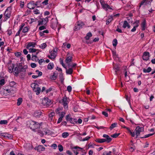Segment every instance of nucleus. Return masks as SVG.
I'll list each match as a JSON object with an SVG mask.
<instances>
[{
  "label": "nucleus",
  "instance_id": "f257e3e1",
  "mask_svg": "<svg viewBox=\"0 0 155 155\" xmlns=\"http://www.w3.org/2000/svg\"><path fill=\"white\" fill-rule=\"evenodd\" d=\"M26 125L28 127H30V129H32L33 130L39 128L40 126V124L32 120L27 121Z\"/></svg>",
  "mask_w": 155,
  "mask_h": 155
},
{
  "label": "nucleus",
  "instance_id": "f03ea898",
  "mask_svg": "<svg viewBox=\"0 0 155 155\" xmlns=\"http://www.w3.org/2000/svg\"><path fill=\"white\" fill-rule=\"evenodd\" d=\"M18 65H15L12 64L9 67L8 69L9 72H12L13 71L15 73V75L18 76L19 73V69L18 68Z\"/></svg>",
  "mask_w": 155,
  "mask_h": 155
},
{
  "label": "nucleus",
  "instance_id": "7ed1b4c3",
  "mask_svg": "<svg viewBox=\"0 0 155 155\" xmlns=\"http://www.w3.org/2000/svg\"><path fill=\"white\" fill-rule=\"evenodd\" d=\"M84 25V23L81 21H78L77 22V25L75 26L74 29V31H77L82 28L83 26Z\"/></svg>",
  "mask_w": 155,
  "mask_h": 155
},
{
  "label": "nucleus",
  "instance_id": "20e7f679",
  "mask_svg": "<svg viewBox=\"0 0 155 155\" xmlns=\"http://www.w3.org/2000/svg\"><path fill=\"white\" fill-rule=\"evenodd\" d=\"M68 98L66 96L64 97L62 99V103L64 106V108L67 110L68 108V104L69 101L68 100Z\"/></svg>",
  "mask_w": 155,
  "mask_h": 155
},
{
  "label": "nucleus",
  "instance_id": "39448f33",
  "mask_svg": "<svg viewBox=\"0 0 155 155\" xmlns=\"http://www.w3.org/2000/svg\"><path fill=\"white\" fill-rule=\"evenodd\" d=\"M143 131L144 129L143 127H140L139 126H137L135 129L136 135V138H137L139 136L140 132H143Z\"/></svg>",
  "mask_w": 155,
  "mask_h": 155
},
{
  "label": "nucleus",
  "instance_id": "423d86ee",
  "mask_svg": "<svg viewBox=\"0 0 155 155\" xmlns=\"http://www.w3.org/2000/svg\"><path fill=\"white\" fill-rule=\"evenodd\" d=\"M11 7L9 6L7 8L5 13V15L7 18H10L11 16Z\"/></svg>",
  "mask_w": 155,
  "mask_h": 155
},
{
  "label": "nucleus",
  "instance_id": "0eeeda50",
  "mask_svg": "<svg viewBox=\"0 0 155 155\" xmlns=\"http://www.w3.org/2000/svg\"><path fill=\"white\" fill-rule=\"evenodd\" d=\"M27 7L30 9H34L35 8L34 1H31L29 3L27 4Z\"/></svg>",
  "mask_w": 155,
  "mask_h": 155
},
{
  "label": "nucleus",
  "instance_id": "6e6552de",
  "mask_svg": "<svg viewBox=\"0 0 155 155\" xmlns=\"http://www.w3.org/2000/svg\"><path fill=\"white\" fill-rule=\"evenodd\" d=\"M103 137L106 138L104 139L105 142H106L107 143H110L112 140V138L107 134H104L103 135Z\"/></svg>",
  "mask_w": 155,
  "mask_h": 155
},
{
  "label": "nucleus",
  "instance_id": "1a4fd4ad",
  "mask_svg": "<svg viewBox=\"0 0 155 155\" xmlns=\"http://www.w3.org/2000/svg\"><path fill=\"white\" fill-rule=\"evenodd\" d=\"M51 103V100L48 98H45L43 100L42 103L44 105L47 106L49 105Z\"/></svg>",
  "mask_w": 155,
  "mask_h": 155
},
{
  "label": "nucleus",
  "instance_id": "9d476101",
  "mask_svg": "<svg viewBox=\"0 0 155 155\" xmlns=\"http://www.w3.org/2000/svg\"><path fill=\"white\" fill-rule=\"evenodd\" d=\"M149 53L147 51L144 52L143 55L142 56L143 59L145 61H147L149 59Z\"/></svg>",
  "mask_w": 155,
  "mask_h": 155
},
{
  "label": "nucleus",
  "instance_id": "9b49d317",
  "mask_svg": "<svg viewBox=\"0 0 155 155\" xmlns=\"http://www.w3.org/2000/svg\"><path fill=\"white\" fill-rule=\"evenodd\" d=\"M57 49H54L53 51H52L53 55H51V57L50 56H48V57L50 59H54L56 57V53L57 52Z\"/></svg>",
  "mask_w": 155,
  "mask_h": 155
},
{
  "label": "nucleus",
  "instance_id": "f8f14e48",
  "mask_svg": "<svg viewBox=\"0 0 155 155\" xmlns=\"http://www.w3.org/2000/svg\"><path fill=\"white\" fill-rule=\"evenodd\" d=\"M35 45L36 43H35L32 42H30L28 44L26 48L27 49H28L30 48H29L31 47L33 48L35 47Z\"/></svg>",
  "mask_w": 155,
  "mask_h": 155
},
{
  "label": "nucleus",
  "instance_id": "ddd939ff",
  "mask_svg": "<svg viewBox=\"0 0 155 155\" xmlns=\"http://www.w3.org/2000/svg\"><path fill=\"white\" fill-rule=\"evenodd\" d=\"M35 150H37L38 152H40L44 150L45 148L43 146L40 145L38 146V147H35Z\"/></svg>",
  "mask_w": 155,
  "mask_h": 155
},
{
  "label": "nucleus",
  "instance_id": "4468645a",
  "mask_svg": "<svg viewBox=\"0 0 155 155\" xmlns=\"http://www.w3.org/2000/svg\"><path fill=\"white\" fill-rule=\"evenodd\" d=\"M2 134L3 133H1L0 135L4 137H6L9 139H11L12 138V136L10 134L7 133H4L3 134Z\"/></svg>",
  "mask_w": 155,
  "mask_h": 155
},
{
  "label": "nucleus",
  "instance_id": "2eb2a0df",
  "mask_svg": "<svg viewBox=\"0 0 155 155\" xmlns=\"http://www.w3.org/2000/svg\"><path fill=\"white\" fill-rule=\"evenodd\" d=\"M67 56V57L65 60V61L68 64H69V62L72 61V57L69 56H68V55Z\"/></svg>",
  "mask_w": 155,
  "mask_h": 155
},
{
  "label": "nucleus",
  "instance_id": "dca6fc26",
  "mask_svg": "<svg viewBox=\"0 0 155 155\" xmlns=\"http://www.w3.org/2000/svg\"><path fill=\"white\" fill-rule=\"evenodd\" d=\"M146 22L145 20H144L142 22L141 24V26L142 27V30L144 31L146 28Z\"/></svg>",
  "mask_w": 155,
  "mask_h": 155
},
{
  "label": "nucleus",
  "instance_id": "f3484780",
  "mask_svg": "<svg viewBox=\"0 0 155 155\" xmlns=\"http://www.w3.org/2000/svg\"><path fill=\"white\" fill-rule=\"evenodd\" d=\"M34 91L36 93L37 95L39 94L41 91V88L40 87H38V86L36 87L34 89Z\"/></svg>",
  "mask_w": 155,
  "mask_h": 155
},
{
  "label": "nucleus",
  "instance_id": "a211bd4d",
  "mask_svg": "<svg viewBox=\"0 0 155 155\" xmlns=\"http://www.w3.org/2000/svg\"><path fill=\"white\" fill-rule=\"evenodd\" d=\"M58 76V72L57 71H55L53 75H52L51 78V79L54 80H55Z\"/></svg>",
  "mask_w": 155,
  "mask_h": 155
},
{
  "label": "nucleus",
  "instance_id": "6ab92c4d",
  "mask_svg": "<svg viewBox=\"0 0 155 155\" xmlns=\"http://www.w3.org/2000/svg\"><path fill=\"white\" fill-rule=\"evenodd\" d=\"M100 3L103 8L106 9L107 6H108V5L105 3L104 2L102 1H101Z\"/></svg>",
  "mask_w": 155,
  "mask_h": 155
},
{
  "label": "nucleus",
  "instance_id": "aec40b11",
  "mask_svg": "<svg viewBox=\"0 0 155 155\" xmlns=\"http://www.w3.org/2000/svg\"><path fill=\"white\" fill-rule=\"evenodd\" d=\"M151 68L150 67H149L147 69L144 68L143 69V72L145 73H149L151 71Z\"/></svg>",
  "mask_w": 155,
  "mask_h": 155
},
{
  "label": "nucleus",
  "instance_id": "412c9836",
  "mask_svg": "<svg viewBox=\"0 0 155 155\" xmlns=\"http://www.w3.org/2000/svg\"><path fill=\"white\" fill-rule=\"evenodd\" d=\"M95 141L98 143H103L105 142V139H96Z\"/></svg>",
  "mask_w": 155,
  "mask_h": 155
},
{
  "label": "nucleus",
  "instance_id": "4be33fe9",
  "mask_svg": "<svg viewBox=\"0 0 155 155\" xmlns=\"http://www.w3.org/2000/svg\"><path fill=\"white\" fill-rule=\"evenodd\" d=\"M54 65L52 63H50L48 65V69L51 70L54 67Z\"/></svg>",
  "mask_w": 155,
  "mask_h": 155
},
{
  "label": "nucleus",
  "instance_id": "5701e85b",
  "mask_svg": "<svg viewBox=\"0 0 155 155\" xmlns=\"http://www.w3.org/2000/svg\"><path fill=\"white\" fill-rule=\"evenodd\" d=\"M92 36L91 33V32H89L87 33L86 36L85 37V38L87 40H88Z\"/></svg>",
  "mask_w": 155,
  "mask_h": 155
},
{
  "label": "nucleus",
  "instance_id": "b1692460",
  "mask_svg": "<svg viewBox=\"0 0 155 155\" xmlns=\"http://www.w3.org/2000/svg\"><path fill=\"white\" fill-rule=\"evenodd\" d=\"M43 132L44 133V134L49 135L50 134V131L46 129H43Z\"/></svg>",
  "mask_w": 155,
  "mask_h": 155
},
{
  "label": "nucleus",
  "instance_id": "393cba45",
  "mask_svg": "<svg viewBox=\"0 0 155 155\" xmlns=\"http://www.w3.org/2000/svg\"><path fill=\"white\" fill-rule=\"evenodd\" d=\"M41 113L40 111H35L34 113V115L36 117H39L41 114Z\"/></svg>",
  "mask_w": 155,
  "mask_h": 155
},
{
  "label": "nucleus",
  "instance_id": "a878e982",
  "mask_svg": "<svg viewBox=\"0 0 155 155\" xmlns=\"http://www.w3.org/2000/svg\"><path fill=\"white\" fill-rule=\"evenodd\" d=\"M73 73V69L72 68H69L68 69L66 70V73L67 74H71Z\"/></svg>",
  "mask_w": 155,
  "mask_h": 155
},
{
  "label": "nucleus",
  "instance_id": "bb28decb",
  "mask_svg": "<svg viewBox=\"0 0 155 155\" xmlns=\"http://www.w3.org/2000/svg\"><path fill=\"white\" fill-rule=\"evenodd\" d=\"M5 80L4 79H0V86H2L5 84Z\"/></svg>",
  "mask_w": 155,
  "mask_h": 155
},
{
  "label": "nucleus",
  "instance_id": "cd10ccee",
  "mask_svg": "<svg viewBox=\"0 0 155 155\" xmlns=\"http://www.w3.org/2000/svg\"><path fill=\"white\" fill-rule=\"evenodd\" d=\"M59 78H60V79L61 80V82L62 83L63 82V81L64 80V77H63V73H62V72H61L60 73V74L59 75Z\"/></svg>",
  "mask_w": 155,
  "mask_h": 155
},
{
  "label": "nucleus",
  "instance_id": "c85d7f7f",
  "mask_svg": "<svg viewBox=\"0 0 155 155\" xmlns=\"http://www.w3.org/2000/svg\"><path fill=\"white\" fill-rule=\"evenodd\" d=\"M22 98H19L17 100V105L18 106L20 105L22 103Z\"/></svg>",
  "mask_w": 155,
  "mask_h": 155
},
{
  "label": "nucleus",
  "instance_id": "c756f323",
  "mask_svg": "<svg viewBox=\"0 0 155 155\" xmlns=\"http://www.w3.org/2000/svg\"><path fill=\"white\" fill-rule=\"evenodd\" d=\"M117 125V123H115L112 124L110 127V129L111 130L115 127H116Z\"/></svg>",
  "mask_w": 155,
  "mask_h": 155
},
{
  "label": "nucleus",
  "instance_id": "7c9ffc66",
  "mask_svg": "<svg viewBox=\"0 0 155 155\" xmlns=\"http://www.w3.org/2000/svg\"><path fill=\"white\" fill-rule=\"evenodd\" d=\"M69 136V134L68 132H65L62 134V136L63 138H65Z\"/></svg>",
  "mask_w": 155,
  "mask_h": 155
},
{
  "label": "nucleus",
  "instance_id": "2f4dec72",
  "mask_svg": "<svg viewBox=\"0 0 155 155\" xmlns=\"http://www.w3.org/2000/svg\"><path fill=\"white\" fill-rule=\"evenodd\" d=\"M38 86V84L34 83H32L31 85V87L33 88V90L35 88Z\"/></svg>",
  "mask_w": 155,
  "mask_h": 155
},
{
  "label": "nucleus",
  "instance_id": "473e14b6",
  "mask_svg": "<svg viewBox=\"0 0 155 155\" xmlns=\"http://www.w3.org/2000/svg\"><path fill=\"white\" fill-rule=\"evenodd\" d=\"M117 44V41L116 39H114L113 41V45L114 47H116Z\"/></svg>",
  "mask_w": 155,
  "mask_h": 155
},
{
  "label": "nucleus",
  "instance_id": "72a5a7b5",
  "mask_svg": "<svg viewBox=\"0 0 155 155\" xmlns=\"http://www.w3.org/2000/svg\"><path fill=\"white\" fill-rule=\"evenodd\" d=\"M29 49V52H35L37 51L38 50V49H36L35 48H30Z\"/></svg>",
  "mask_w": 155,
  "mask_h": 155
},
{
  "label": "nucleus",
  "instance_id": "f704fd0d",
  "mask_svg": "<svg viewBox=\"0 0 155 155\" xmlns=\"http://www.w3.org/2000/svg\"><path fill=\"white\" fill-rule=\"evenodd\" d=\"M128 24V22L126 21H124V24L123 25V27L124 28H126Z\"/></svg>",
  "mask_w": 155,
  "mask_h": 155
},
{
  "label": "nucleus",
  "instance_id": "c9c22d12",
  "mask_svg": "<svg viewBox=\"0 0 155 155\" xmlns=\"http://www.w3.org/2000/svg\"><path fill=\"white\" fill-rule=\"evenodd\" d=\"M58 150L60 152H62L63 151V147L62 145L61 144H59L58 146Z\"/></svg>",
  "mask_w": 155,
  "mask_h": 155
},
{
  "label": "nucleus",
  "instance_id": "e433bc0d",
  "mask_svg": "<svg viewBox=\"0 0 155 155\" xmlns=\"http://www.w3.org/2000/svg\"><path fill=\"white\" fill-rule=\"evenodd\" d=\"M154 134H148L145 135L144 137H140L141 138H144L148 137L151 136H152Z\"/></svg>",
  "mask_w": 155,
  "mask_h": 155
},
{
  "label": "nucleus",
  "instance_id": "4c0bfd02",
  "mask_svg": "<svg viewBox=\"0 0 155 155\" xmlns=\"http://www.w3.org/2000/svg\"><path fill=\"white\" fill-rule=\"evenodd\" d=\"M120 135V133H115L111 135V137L114 138L117 137L118 136Z\"/></svg>",
  "mask_w": 155,
  "mask_h": 155
},
{
  "label": "nucleus",
  "instance_id": "58836bf2",
  "mask_svg": "<svg viewBox=\"0 0 155 155\" xmlns=\"http://www.w3.org/2000/svg\"><path fill=\"white\" fill-rule=\"evenodd\" d=\"M46 46L47 45L45 43H43L41 44L39 47L42 49H44L46 47Z\"/></svg>",
  "mask_w": 155,
  "mask_h": 155
},
{
  "label": "nucleus",
  "instance_id": "ea45409f",
  "mask_svg": "<svg viewBox=\"0 0 155 155\" xmlns=\"http://www.w3.org/2000/svg\"><path fill=\"white\" fill-rule=\"evenodd\" d=\"M8 121L7 120H1L0 121V124H7Z\"/></svg>",
  "mask_w": 155,
  "mask_h": 155
},
{
  "label": "nucleus",
  "instance_id": "a19ab883",
  "mask_svg": "<svg viewBox=\"0 0 155 155\" xmlns=\"http://www.w3.org/2000/svg\"><path fill=\"white\" fill-rule=\"evenodd\" d=\"M31 60L32 61H36L38 60V59L37 58V57L36 55H32Z\"/></svg>",
  "mask_w": 155,
  "mask_h": 155
},
{
  "label": "nucleus",
  "instance_id": "79ce46f5",
  "mask_svg": "<svg viewBox=\"0 0 155 155\" xmlns=\"http://www.w3.org/2000/svg\"><path fill=\"white\" fill-rule=\"evenodd\" d=\"M20 66V65L19 66V67L18 66V68L19 69V73L20 72H23L25 73L26 70H25L23 68H20L19 67Z\"/></svg>",
  "mask_w": 155,
  "mask_h": 155
},
{
  "label": "nucleus",
  "instance_id": "37998d69",
  "mask_svg": "<svg viewBox=\"0 0 155 155\" xmlns=\"http://www.w3.org/2000/svg\"><path fill=\"white\" fill-rule=\"evenodd\" d=\"M28 27H25L22 30V32L24 33H26L28 31Z\"/></svg>",
  "mask_w": 155,
  "mask_h": 155
},
{
  "label": "nucleus",
  "instance_id": "c03bdc74",
  "mask_svg": "<svg viewBox=\"0 0 155 155\" xmlns=\"http://www.w3.org/2000/svg\"><path fill=\"white\" fill-rule=\"evenodd\" d=\"M111 151L107 152L105 151L103 153V155H111Z\"/></svg>",
  "mask_w": 155,
  "mask_h": 155
},
{
  "label": "nucleus",
  "instance_id": "a18cd8bd",
  "mask_svg": "<svg viewBox=\"0 0 155 155\" xmlns=\"http://www.w3.org/2000/svg\"><path fill=\"white\" fill-rule=\"evenodd\" d=\"M49 17H46L45 18H42V19H43L44 21V23L45 24H46L48 22V18Z\"/></svg>",
  "mask_w": 155,
  "mask_h": 155
},
{
  "label": "nucleus",
  "instance_id": "49530a36",
  "mask_svg": "<svg viewBox=\"0 0 155 155\" xmlns=\"http://www.w3.org/2000/svg\"><path fill=\"white\" fill-rule=\"evenodd\" d=\"M38 133L41 136H43L44 135V133L43 132V131H41L40 130L38 131Z\"/></svg>",
  "mask_w": 155,
  "mask_h": 155
},
{
  "label": "nucleus",
  "instance_id": "de8ad7c7",
  "mask_svg": "<svg viewBox=\"0 0 155 155\" xmlns=\"http://www.w3.org/2000/svg\"><path fill=\"white\" fill-rule=\"evenodd\" d=\"M44 22V21L43 20V19H42V20L41 21H38V25H42L43 24H45Z\"/></svg>",
  "mask_w": 155,
  "mask_h": 155
},
{
  "label": "nucleus",
  "instance_id": "09e8293b",
  "mask_svg": "<svg viewBox=\"0 0 155 155\" xmlns=\"http://www.w3.org/2000/svg\"><path fill=\"white\" fill-rule=\"evenodd\" d=\"M114 69L115 70V74L116 75H117V72L119 70V68L117 66L116 68L114 67Z\"/></svg>",
  "mask_w": 155,
  "mask_h": 155
},
{
  "label": "nucleus",
  "instance_id": "8fccbe9b",
  "mask_svg": "<svg viewBox=\"0 0 155 155\" xmlns=\"http://www.w3.org/2000/svg\"><path fill=\"white\" fill-rule=\"evenodd\" d=\"M46 27L44 25L41 26L39 27V29L40 30H42L44 29H46Z\"/></svg>",
  "mask_w": 155,
  "mask_h": 155
},
{
  "label": "nucleus",
  "instance_id": "3c124183",
  "mask_svg": "<svg viewBox=\"0 0 155 155\" xmlns=\"http://www.w3.org/2000/svg\"><path fill=\"white\" fill-rule=\"evenodd\" d=\"M152 1V0L148 1V0H147L145 2V5H147V4H149L150 5L151 2Z\"/></svg>",
  "mask_w": 155,
  "mask_h": 155
},
{
  "label": "nucleus",
  "instance_id": "603ef678",
  "mask_svg": "<svg viewBox=\"0 0 155 155\" xmlns=\"http://www.w3.org/2000/svg\"><path fill=\"white\" fill-rule=\"evenodd\" d=\"M60 62L61 64H62V66L64 68H66V67L64 64L63 63V60H61V58H60Z\"/></svg>",
  "mask_w": 155,
  "mask_h": 155
},
{
  "label": "nucleus",
  "instance_id": "864d4df0",
  "mask_svg": "<svg viewBox=\"0 0 155 155\" xmlns=\"http://www.w3.org/2000/svg\"><path fill=\"white\" fill-rule=\"evenodd\" d=\"M67 90L69 92H71L72 90L71 87L70 86H68L67 87Z\"/></svg>",
  "mask_w": 155,
  "mask_h": 155
},
{
  "label": "nucleus",
  "instance_id": "5fc2aeb1",
  "mask_svg": "<svg viewBox=\"0 0 155 155\" xmlns=\"http://www.w3.org/2000/svg\"><path fill=\"white\" fill-rule=\"evenodd\" d=\"M112 20V18H109L106 21V24L107 25H108L110 23L111 21Z\"/></svg>",
  "mask_w": 155,
  "mask_h": 155
},
{
  "label": "nucleus",
  "instance_id": "6e6d98bb",
  "mask_svg": "<svg viewBox=\"0 0 155 155\" xmlns=\"http://www.w3.org/2000/svg\"><path fill=\"white\" fill-rule=\"evenodd\" d=\"M90 138V137H87L85 138H83L82 140H81V141H85L86 140H88Z\"/></svg>",
  "mask_w": 155,
  "mask_h": 155
},
{
  "label": "nucleus",
  "instance_id": "4d7b16f0",
  "mask_svg": "<svg viewBox=\"0 0 155 155\" xmlns=\"http://www.w3.org/2000/svg\"><path fill=\"white\" fill-rule=\"evenodd\" d=\"M65 113L64 112H62L61 113L60 115V117L62 118L65 114Z\"/></svg>",
  "mask_w": 155,
  "mask_h": 155
},
{
  "label": "nucleus",
  "instance_id": "13d9d810",
  "mask_svg": "<svg viewBox=\"0 0 155 155\" xmlns=\"http://www.w3.org/2000/svg\"><path fill=\"white\" fill-rule=\"evenodd\" d=\"M38 60V63L39 64L41 65L42 63L45 61V60L43 59H41L40 60Z\"/></svg>",
  "mask_w": 155,
  "mask_h": 155
},
{
  "label": "nucleus",
  "instance_id": "bf43d9fd",
  "mask_svg": "<svg viewBox=\"0 0 155 155\" xmlns=\"http://www.w3.org/2000/svg\"><path fill=\"white\" fill-rule=\"evenodd\" d=\"M15 54L17 57H18L20 56L21 54V53L20 52H18L15 53Z\"/></svg>",
  "mask_w": 155,
  "mask_h": 155
},
{
  "label": "nucleus",
  "instance_id": "052dcab7",
  "mask_svg": "<svg viewBox=\"0 0 155 155\" xmlns=\"http://www.w3.org/2000/svg\"><path fill=\"white\" fill-rule=\"evenodd\" d=\"M31 67L32 68H35L36 66V64L35 63H31Z\"/></svg>",
  "mask_w": 155,
  "mask_h": 155
},
{
  "label": "nucleus",
  "instance_id": "680f3d73",
  "mask_svg": "<svg viewBox=\"0 0 155 155\" xmlns=\"http://www.w3.org/2000/svg\"><path fill=\"white\" fill-rule=\"evenodd\" d=\"M74 119H73L72 118H69V120L71 124H74Z\"/></svg>",
  "mask_w": 155,
  "mask_h": 155
},
{
  "label": "nucleus",
  "instance_id": "e2e57ef3",
  "mask_svg": "<svg viewBox=\"0 0 155 155\" xmlns=\"http://www.w3.org/2000/svg\"><path fill=\"white\" fill-rule=\"evenodd\" d=\"M102 114L105 116L106 117H108V114L105 111H103L102 112Z\"/></svg>",
  "mask_w": 155,
  "mask_h": 155
},
{
  "label": "nucleus",
  "instance_id": "0e129e2a",
  "mask_svg": "<svg viewBox=\"0 0 155 155\" xmlns=\"http://www.w3.org/2000/svg\"><path fill=\"white\" fill-rule=\"evenodd\" d=\"M48 0H45L44 2H42V4H44L45 5H46L48 4Z\"/></svg>",
  "mask_w": 155,
  "mask_h": 155
},
{
  "label": "nucleus",
  "instance_id": "69168bd1",
  "mask_svg": "<svg viewBox=\"0 0 155 155\" xmlns=\"http://www.w3.org/2000/svg\"><path fill=\"white\" fill-rule=\"evenodd\" d=\"M51 147H53L54 149H56L57 147V145L56 144H53L51 145Z\"/></svg>",
  "mask_w": 155,
  "mask_h": 155
},
{
  "label": "nucleus",
  "instance_id": "338daca9",
  "mask_svg": "<svg viewBox=\"0 0 155 155\" xmlns=\"http://www.w3.org/2000/svg\"><path fill=\"white\" fill-rule=\"evenodd\" d=\"M147 0H143L140 3L139 7H140L142 5H143L144 3H145V2Z\"/></svg>",
  "mask_w": 155,
  "mask_h": 155
},
{
  "label": "nucleus",
  "instance_id": "774afa93",
  "mask_svg": "<svg viewBox=\"0 0 155 155\" xmlns=\"http://www.w3.org/2000/svg\"><path fill=\"white\" fill-rule=\"evenodd\" d=\"M15 83L14 81H12L10 83V86H13L15 85Z\"/></svg>",
  "mask_w": 155,
  "mask_h": 155
}]
</instances>
